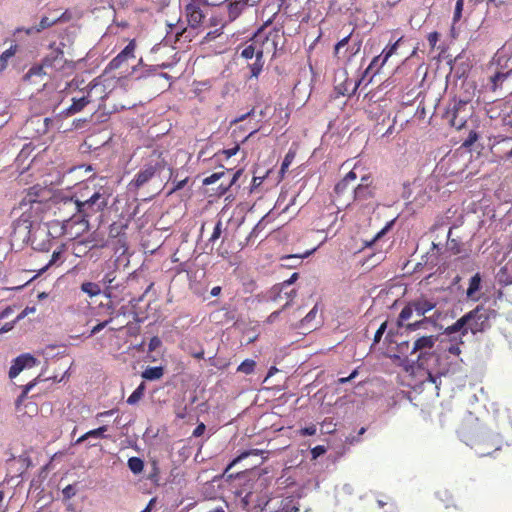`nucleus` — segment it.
Masks as SVG:
<instances>
[{"instance_id": "f257e3e1", "label": "nucleus", "mask_w": 512, "mask_h": 512, "mask_svg": "<svg viewBox=\"0 0 512 512\" xmlns=\"http://www.w3.org/2000/svg\"><path fill=\"white\" fill-rule=\"evenodd\" d=\"M263 487V479H257L252 483L248 482L237 492V496L241 498L246 507H261L264 504L262 510L265 512H299V502L293 496L266 501L265 496L261 494Z\"/></svg>"}, {"instance_id": "f03ea898", "label": "nucleus", "mask_w": 512, "mask_h": 512, "mask_svg": "<svg viewBox=\"0 0 512 512\" xmlns=\"http://www.w3.org/2000/svg\"><path fill=\"white\" fill-rule=\"evenodd\" d=\"M408 361L411 362L412 367L425 371L427 373L426 380L435 384L436 389H439L441 384V381L438 382L441 376L462 372L464 364L462 359L449 360V356L442 355L437 351L418 354Z\"/></svg>"}, {"instance_id": "7ed1b4c3", "label": "nucleus", "mask_w": 512, "mask_h": 512, "mask_svg": "<svg viewBox=\"0 0 512 512\" xmlns=\"http://www.w3.org/2000/svg\"><path fill=\"white\" fill-rule=\"evenodd\" d=\"M32 215L28 210L22 212V215L13 224V237L33 246L36 237L38 235H48L49 230L46 226L42 228L38 222L30 220Z\"/></svg>"}, {"instance_id": "20e7f679", "label": "nucleus", "mask_w": 512, "mask_h": 512, "mask_svg": "<svg viewBox=\"0 0 512 512\" xmlns=\"http://www.w3.org/2000/svg\"><path fill=\"white\" fill-rule=\"evenodd\" d=\"M110 188L101 186L89 198L84 201L75 200L76 211L86 220L98 212H102L109 202Z\"/></svg>"}, {"instance_id": "39448f33", "label": "nucleus", "mask_w": 512, "mask_h": 512, "mask_svg": "<svg viewBox=\"0 0 512 512\" xmlns=\"http://www.w3.org/2000/svg\"><path fill=\"white\" fill-rule=\"evenodd\" d=\"M183 13L188 26L178 32L177 37H184L185 40L192 41V39L198 35L202 27L205 14L199 3L195 1H189L185 5Z\"/></svg>"}, {"instance_id": "423d86ee", "label": "nucleus", "mask_w": 512, "mask_h": 512, "mask_svg": "<svg viewBox=\"0 0 512 512\" xmlns=\"http://www.w3.org/2000/svg\"><path fill=\"white\" fill-rule=\"evenodd\" d=\"M48 192L39 185L30 187L21 199L19 208L24 211L28 210L30 214L38 216L42 213L46 207V201L48 199Z\"/></svg>"}, {"instance_id": "0eeeda50", "label": "nucleus", "mask_w": 512, "mask_h": 512, "mask_svg": "<svg viewBox=\"0 0 512 512\" xmlns=\"http://www.w3.org/2000/svg\"><path fill=\"white\" fill-rule=\"evenodd\" d=\"M480 457L492 455L494 452L501 449L502 438L498 434H492L487 431H482L467 443Z\"/></svg>"}, {"instance_id": "6e6552de", "label": "nucleus", "mask_w": 512, "mask_h": 512, "mask_svg": "<svg viewBox=\"0 0 512 512\" xmlns=\"http://www.w3.org/2000/svg\"><path fill=\"white\" fill-rule=\"evenodd\" d=\"M466 314H471L469 329L474 335L488 330L491 327L490 320L497 317L496 310L485 308L483 305L476 306Z\"/></svg>"}, {"instance_id": "1a4fd4ad", "label": "nucleus", "mask_w": 512, "mask_h": 512, "mask_svg": "<svg viewBox=\"0 0 512 512\" xmlns=\"http://www.w3.org/2000/svg\"><path fill=\"white\" fill-rule=\"evenodd\" d=\"M467 107L468 101L454 99L453 103H451L447 108L444 117L452 127L456 128L457 130H460L467 123V119L469 116Z\"/></svg>"}, {"instance_id": "9d476101", "label": "nucleus", "mask_w": 512, "mask_h": 512, "mask_svg": "<svg viewBox=\"0 0 512 512\" xmlns=\"http://www.w3.org/2000/svg\"><path fill=\"white\" fill-rule=\"evenodd\" d=\"M494 60L496 61L497 66L500 68L491 77L492 87L495 90L503 83L504 80L512 77V55L507 57L505 48H502L497 51L494 56Z\"/></svg>"}, {"instance_id": "9b49d317", "label": "nucleus", "mask_w": 512, "mask_h": 512, "mask_svg": "<svg viewBox=\"0 0 512 512\" xmlns=\"http://www.w3.org/2000/svg\"><path fill=\"white\" fill-rule=\"evenodd\" d=\"M55 44L50 46V52L43 58L44 66L53 71H62L66 68H73V62L68 61L64 57V52L61 47H54Z\"/></svg>"}, {"instance_id": "f8f14e48", "label": "nucleus", "mask_w": 512, "mask_h": 512, "mask_svg": "<svg viewBox=\"0 0 512 512\" xmlns=\"http://www.w3.org/2000/svg\"><path fill=\"white\" fill-rule=\"evenodd\" d=\"M470 318H471V314L465 313L454 324H452L451 326H448L444 330L443 334H445L449 338V341H459L460 343H464L462 339L470 331V329H469Z\"/></svg>"}, {"instance_id": "ddd939ff", "label": "nucleus", "mask_w": 512, "mask_h": 512, "mask_svg": "<svg viewBox=\"0 0 512 512\" xmlns=\"http://www.w3.org/2000/svg\"><path fill=\"white\" fill-rule=\"evenodd\" d=\"M439 340V335H424L418 337L410 350V356H417L418 354H426L434 352V346L436 342Z\"/></svg>"}, {"instance_id": "4468645a", "label": "nucleus", "mask_w": 512, "mask_h": 512, "mask_svg": "<svg viewBox=\"0 0 512 512\" xmlns=\"http://www.w3.org/2000/svg\"><path fill=\"white\" fill-rule=\"evenodd\" d=\"M38 363L37 359L29 354H21L13 360L9 369V377L11 379L17 377L24 369L32 368Z\"/></svg>"}, {"instance_id": "2eb2a0df", "label": "nucleus", "mask_w": 512, "mask_h": 512, "mask_svg": "<svg viewBox=\"0 0 512 512\" xmlns=\"http://www.w3.org/2000/svg\"><path fill=\"white\" fill-rule=\"evenodd\" d=\"M134 50H135V42H129L124 49L115 56L107 65V70H115L122 66V64L127 61L129 58H134Z\"/></svg>"}, {"instance_id": "dca6fc26", "label": "nucleus", "mask_w": 512, "mask_h": 512, "mask_svg": "<svg viewBox=\"0 0 512 512\" xmlns=\"http://www.w3.org/2000/svg\"><path fill=\"white\" fill-rule=\"evenodd\" d=\"M156 173V168L153 165L146 166L141 169L130 182L129 187L132 189H139L144 186Z\"/></svg>"}, {"instance_id": "f3484780", "label": "nucleus", "mask_w": 512, "mask_h": 512, "mask_svg": "<svg viewBox=\"0 0 512 512\" xmlns=\"http://www.w3.org/2000/svg\"><path fill=\"white\" fill-rule=\"evenodd\" d=\"M440 313H434L430 317L424 316L421 320L415 321L413 323H408L405 326V331H416L418 329L429 330L430 327L437 328V321L439 319Z\"/></svg>"}, {"instance_id": "a211bd4d", "label": "nucleus", "mask_w": 512, "mask_h": 512, "mask_svg": "<svg viewBox=\"0 0 512 512\" xmlns=\"http://www.w3.org/2000/svg\"><path fill=\"white\" fill-rule=\"evenodd\" d=\"M91 102L90 94L83 95L79 98H72V103L69 107L61 112V115L64 117L73 116L79 112H81L89 103Z\"/></svg>"}, {"instance_id": "6ab92c4d", "label": "nucleus", "mask_w": 512, "mask_h": 512, "mask_svg": "<svg viewBox=\"0 0 512 512\" xmlns=\"http://www.w3.org/2000/svg\"><path fill=\"white\" fill-rule=\"evenodd\" d=\"M382 61V56H376L373 58V60L370 62L369 66L365 69L363 72V75L360 79H358L355 82V86L353 89V93L356 91L357 87L363 82L367 81V83L371 82L372 77L378 72V70L382 67L380 66V63Z\"/></svg>"}, {"instance_id": "aec40b11", "label": "nucleus", "mask_w": 512, "mask_h": 512, "mask_svg": "<svg viewBox=\"0 0 512 512\" xmlns=\"http://www.w3.org/2000/svg\"><path fill=\"white\" fill-rule=\"evenodd\" d=\"M413 306L415 309V314L417 316H425V314L436 307V303L433 300L427 299L425 297H420L412 300Z\"/></svg>"}, {"instance_id": "412c9836", "label": "nucleus", "mask_w": 512, "mask_h": 512, "mask_svg": "<svg viewBox=\"0 0 512 512\" xmlns=\"http://www.w3.org/2000/svg\"><path fill=\"white\" fill-rule=\"evenodd\" d=\"M374 197V189L370 186V183H360L354 188V200L363 201Z\"/></svg>"}, {"instance_id": "4be33fe9", "label": "nucleus", "mask_w": 512, "mask_h": 512, "mask_svg": "<svg viewBox=\"0 0 512 512\" xmlns=\"http://www.w3.org/2000/svg\"><path fill=\"white\" fill-rule=\"evenodd\" d=\"M107 431V426H100L96 429L90 430L77 439L76 444L84 441H89L90 446H95V443H91V439L98 440L104 437V433Z\"/></svg>"}, {"instance_id": "5701e85b", "label": "nucleus", "mask_w": 512, "mask_h": 512, "mask_svg": "<svg viewBox=\"0 0 512 512\" xmlns=\"http://www.w3.org/2000/svg\"><path fill=\"white\" fill-rule=\"evenodd\" d=\"M482 288V276L481 274L475 273L469 280V285L466 290V296L469 299H476L475 294L479 292Z\"/></svg>"}, {"instance_id": "b1692460", "label": "nucleus", "mask_w": 512, "mask_h": 512, "mask_svg": "<svg viewBox=\"0 0 512 512\" xmlns=\"http://www.w3.org/2000/svg\"><path fill=\"white\" fill-rule=\"evenodd\" d=\"M46 69H47V67L44 66L43 61L41 62V64H35L23 76V80L36 82L33 78H37V77L42 78L44 75L47 74Z\"/></svg>"}, {"instance_id": "393cba45", "label": "nucleus", "mask_w": 512, "mask_h": 512, "mask_svg": "<svg viewBox=\"0 0 512 512\" xmlns=\"http://www.w3.org/2000/svg\"><path fill=\"white\" fill-rule=\"evenodd\" d=\"M164 375V368L162 366H149L142 373L141 377L147 381H156Z\"/></svg>"}, {"instance_id": "a878e982", "label": "nucleus", "mask_w": 512, "mask_h": 512, "mask_svg": "<svg viewBox=\"0 0 512 512\" xmlns=\"http://www.w3.org/2000/svg\"><path fill=\"white\" fill-rule=\"evenodd\" d=\"M414 312H415V309H414V306H413V302L409 301L402 308L401 312L399 313V316H398L397 321H396L397 327L405 329L406 325L404 324V322L409 320L412 317Z\"/></svg>"}, {"instance_id": "bb28decb", "label": "nucleus", "mask_w": 512, "mask_h": 512, "mask_svg": "<svg viewBox=\"0 0 512 512\" xmlns=\"http://www.w3.org/2000/svg\"><path fill=\"white\" fill-rule=\"evenodd\" d=\"M318 312V304H316L309 312L308 314L301 319L296 325L293 327L295 329H306V330H312L314 329L310 323L315 319Z\"/></svg>"}, {"instance_id": "cd10ccee", "label": "nucleus", "mask_w": 512, "mask_h": 512, "mask_svg": "<svg viewBox=\"0 0 512 512\" xmlns=\"http://www.w3.org/2000/svg\"><path fill=\"white\" fill-rule=\"evenodd\" d=\"M460 343L459 341H449V345H445L442 347L444 354L446 356H449V360H456L461 359L459 356L461 354L460 349Z\"/></svg>"}, {"instance_id": "c85d7f7f", "label": "nucleus", "mask_w": 512, "mask_h": 512, "mask_svg": "<svg viewBox=\"0 0 512 512\" xmlns=\"http://www.w3.org/2000/svg\"><path fill=\"white\" fill-rule=\"evenodd\" d=\"M57 21H58V18H55V17L49 18L47 16H43L41 18L39 24L29 28L26 32H27V34H31L33 32H41V31L51 27L52 25H54Z\"/></svg>"}, {"instance_id": "c756f323", "label": "nucleus", "mask_w": 512, "mask_h": 512, "mask_svg": "<svg viewBox=\"0 0 512 512\" xmlns=\"http://www.w3.org/2000/svg\"><path fill=\"white\" fill-rule=\"evenodd\" d=\"M258 53L263 54V49L256 42H252L244 47L241 52V56L245 59H252L253 57L256 59L258 57Z\"/></svg>"}, {"instance_id": "7c9ffc66", "label": "nucleus", "mask_w": 512, "mask_h": 512, "mask_svg": "<svg viewBox=\"0 0 512 512\" xmlns=\"http://www.w3.org/2000/svg\"><path fill=\"white\" fill-rule=\"evenodd\" d=\"M80 289L82 292H84L91 298L98 296L102 292L101 286L98 283L89 282V281L83 282L80 286Z\"/></svg>"}, {"instance_id": "2f4dec72", "label": "nucleus", "mask_w": 512, "mask_h": 512, "mask_svg": "<svg viewBox=\"0 0 512 512\" xmlns=\"http://www.w3.org/2000/svg\"><path fill=\"white\" fill-rule=\"evenodd\" d=\"M116 279V271H110L106 273L102 279V283L106 286L103 294L107 298H111V290L115 287L113 286V282Z\"/></svg>"}, {"instance_id": "473e14b6", "label": "nucleus", "mask_w": 512, "mask_h": 512, "mask_svg": "<svg viewBox=\"0 0 512 512\" xmlns=\"http://www.w3.org/2000/svg\"><path fill=\"white\" fill-rule=\"evenodd\" d=\"M311 253L312 252H306L304 255L294 254V255L284 256L282 258L283 266H286V267H289V268L296 267L298 264L301 263V261H302V259L304 257L309 256Z\"/></svg>"}, {"instance_id": "72a5a7b5", "label": "nucleus", "mask_w": 512, "mask_h": 512, "mask_svg": "<svg viewBox=\"0 0 512 512\" xmlns=\"http://www.w3.org/2000/svg\"><path fill=\"white\" fill-rule=\"evenodd\" d=\"M512 274L508 272V267H501L496 274V281L501 286H508L512 284Z\"/></svg>"}, {"instance_id": "f704fd0d", "label": "nucleus", "mask_w": 512, "mask_h": 512, "mask_svg": "<svg viewBox=\"0 0 512 512\" xmlns=\"http://www.w3.org/2000/svg\"><path fill=\"white\" fill-rule=\"evenodd\" d=\"M263 65H264L263 54L258 53V57L255 59V61L248 65L250 72H251L250 78H253V77L257 78L263 69Z\"/></svg>"}, {"instance_id": "c9c22d12", "label": "nucleus", "mask_w": 512, "mask_h": 512, "mask_svg": "<svg viewBox=\"0 0 512 512\" xmlns=\"http://www.w3.org/2000/svg\"><path fill=\"white\" fill-rule=\"evenodd\" d=\"M146 390V384L144 382H141L138 387L130 394V396L127 399V403L129 405H135L140 401V399L143 397Z\"/></svg>"}, {"instance_id": "e433bc0d", "label": "nucleus", "mask_w": 512, "mask_h": 512, "mask_svg": "<svg viewBox=\"0 0 512 512\" xmlns=\"http://www.w3.org/2000/svg\"><path fill=\"white\" fill-rule=\"evenodd\" d=\"M128 468L133 474H139L143 471L144 461L140 457H130L127 462Z\"/></svg>"}, {"instance_id": "4c0bfd02", "label": "nucleus", "mask_w": 512, "mask_h": 512, "mask_svg": "<svg viewBox=\"0 0 512 512\" xmlns=\"http://www.w3.org/2000/svg\"><path fill=\"white\" fill-rule=\"evenodd\" d=\"M17 45H12L9 49L0 54V73L7 67L8 60L16 53Z\"/></svg>"}, {"instance_id": "58836bf2", "label": "nucleus", "mask_w": 512, "mask_h": 512, "mask_svg": "<svg viewBox=\"0 0 512 512\" xmlns=\"http://www.w3.org/2000/svg\"><path fill=\"white\" fill-rule=\"evenodd\" d=\"M480 134L476 130H470L467 137L462 142L461 147L470 149L479 140Z\"/></svg>"}, {"instance_id": "ea45409f", "label": "nucleus", "mask_w": 512, "mask_h": 512, "mask_svg": "<svg viewBox=\"0 0 512 512\" xmlns=\"http://www.w3.org/2000/svg\"><path fill=\"white\" fill-rule=\"evenodd\" d=\"M127 228V224H123L121 222H113L109 226V237L110 238H117L119 237L124 230Z\"/></svg>"}, {"instance_id": "a19ab883", "label": "nucleus", "mask_w": 512, "mask_h": 512, "mask_svg": "<svg viewBox=\"0 0 512 512\" xmlns=\"http://www.w3.org/2000/svg\"><path fill=\"white\" fill-rule=\"evenodd\" d=\"M256 362L252 359H246L238 366L237 371L249 375L254 372Z\"/></svg>"}, {"instance_id": "79ce46f5", "label": "nucleus", "mask_w": 512, "mask_h": 512, "mask_svg": "<svg viewBox=\"0 0 512 512\" xmlns=\"http://www.w3.org/2000/svg\"><path fill=\"white\" fill-rule=\"evenodd\" d=\"M399 41L400 40H398L397 42H395L394 44H392L390 46H387L382 51V53L380 54L382 56V61L380 63V66H383L387 62V60L396 52Z\"/></svg>"}, {"instance_id": "37998d69", "label": "nucleus", "mask_w": 512, "mask_h": 512, "mask_svg": "<svg viewBox=\"0 0 512 512\" xmlns=\"http://www.w3.org/2000/svg\"><path fill=\"white\" fill-rule=\"evenodd\" d=\"M394 224V220L387 222L386 225L376 233V235L372 238L370 242H367V246H372L374 243H376L378 240H380L384 235L387 234V232L392 228Z\"/></svg>"}, {"instance_id": "c03bdc74", "label": "nucleus", "mask_w": 512, "mask_h": 512, "mask_svg": "<svg viewBox=\"0 0 512 512\" xmlns=\"http://www.w3.org/2000/svg\"><path fill=\"white\" fill-rule=\"evenodd\" d=\"M264 224L263 219H261L252 229V231L249 233V235L246 238V244H250L253 242L255 238L258 237L259 233L263 230Z\"/></svg>"}, {"instance_id": "a18cd8bd", "label": "nucleus", "mask_w": 512, "mask_h": 512, "mask_svg": "<svg viewBox=\"0 0 512 512\" xmlns=\"http://www.w3.org/2000/svg\"><path fill=\"white\" fill-rule=\"evenodd\" d=\"M253 453V451H243L241 454H239L237 457H235L230 463L227 465V467L224 470V475H227L228 471L232 469L236 464L241 462L243 459L247 458Z\"/></svg>"}, {"instance_id": "49530a36", "label": "nucleus", "mask_w": 512, "mask_h": 512, "mask_svg": "<svg viewBox=\"0 0 512 512\" xmlns=\"http://www.w3.org/2000/svg\"><path fill=\"white\" fill-rule=\"evenodd\" d=\"M295 157V153L292 152L291 150L288 151V153L285 155L282 163H281V167H280V174L284 175L286 170L289 168V166L291 165L293 159Z\"/></svg>"}, {"instance_id": "de8ad7c7", "label": "nucleus", "mask_w": 512, "mask_h": 512, "mask_svg": "<svg viewBox=\"0 0 512 512\" xmlns=\"http://www.w3.org/2000/svg\"><path fill=\"white\" fill-rule=\"evenodd\" d=\"M225 176H226V172H224V171L214 172L210 176L204 178L202 183H203V185H206V186L211 185V184L216 183L218 180L222 179Z\"/></svg>"}, {"instance_id": "09e8293b", "label": "nucleus", "mask_w": 512, "mask_h": 512, "mask_svg": "<svg viewBox=\"0 0 512 512\" xmlns=\"http://www.w3.org/2000/svg\"><path fill=\"white\" fill-rule=\"evenodd\" d=\"M41 375H39L37 378H35L34 380L30 381L28 384H26L25 386H23V390H22V393L18 396L17 398V403H20L22 402L25 397L27 396V394L29 393V391L35 387V385L37 384V381L39 379Z\"/></svg>"}, {"instance_id": "8fccbe9b", "label": "nucleus", "mask_w": 512, "mask_h": 512, "mask_svg": "<svg viewBox=\"0 0 512 512\" xmlns=\"http://www.w3.org/2000/svg\"><path fill=\"white\" fill-rule=\"evenodd\" d=\"M285 288H282V285L276 284L272 287L270 291V300L273 302L278 301L282 297V293L284 292Z\"/></svg>"}, {"instance_id": "3c124183", "label": "nucleus", "mask_w": 512, "mask_h": 512, "mask_svg": "<svg viewBox=\"0 0 512 512\" xmlns=\"http://www.w3.org/2000/svg\"><path fill=\"white\" fill-rule=\"evenodd\" d=\"M245 7L243 3H240L238 1L234 3L229 4V15L231 18H236L242 11V9Z\"/></svg>"}, {"instance_id": "603ef678", "label": "nucleus", "mask_w": 512, "mask_h": 512, "mask_svg": "<svg viewBox=\"0 0 512 512\" xmlns=\"http://www.w3.org/2000/svg\"><path fill=\"white\" fill-rule=\"evenodd\" d=\"M222 232H223L222 222H221V220H218L214 226V229H213L212 235L209 239V242H215L217 239H219Z\"/></svg>"}, {"instance_id": "864d4df0", "label": "nucleus", "mask_w": 512, "mask_h": 512, "mask_svg": "<svg viewBox=\"0 0 512 512\" xmlns=\"http://www.w3.org/2000/svg\"><path fill=\"white\" fill-rule=\"evenodd\" d=\"M463 6H464V0H457L456 1L455 9H454V15H453V21L454 22H457V21L460 20V18L462 16Z\"/></svg>"}, {"instance_id": "5fc2aeb1", "label": "nucleus", "mask_w": 512, "mask_h": 512, "mask_svg": "<svg viewBox=\"0 0 512 512\" xmlns=\"http://www.w3.org/2000/svg\"><path fill=\"white\" fill-rule=\"evenodd\" d=\"M76 494V487L75 485L73 484H69L67 485L63 490H62V495H63V499L64 500H69L71 499L73 496H75Z\"/></svg>"}, {"instance_id": "6e6d98bb", "label": "nucleus", "mask_w": 512, "mask_h": 512, "mask_svg": "<svg viewBox=\"0 0 512 512\" xmlns=\"http://www.w3.org/2000/svg\"><path fill=\"white\" fill-rule=\"evenodd\" d=\"M387 326H388V323H387V321H385V322H383V323L380 325V327L377 329V331H376V333H375V335H374V340H373L374 344H377V343H379V342H380V340H381V338H382L383 334H384V333L386 332V330H387Z\"/></svg>"}, {"instance_id": "4d7b16f0", "label": "nucleus", "mask_w": 512, "mask_h": 512, "mask_svg": "<svg viewBox=\"0 0 512 512\" xmlns=\"http://www.w3.org/2000/svg\"><path fill=\"white\" fill-rule=\"evenodd\" d=\"M110 322H111V319L105 320L103 322H99L97 325H95L91 329V331L89 333V337L94 336L97 333H99L100 331H102Z\"/></svg>"}, {"instance_id": "13d9d810", "label": "nucleus", "mask_w": 512, "mask_h": 512, "mask_svg": "<svg viewBox=\"0 0 512 512\" xmlns=\"http://www.w3.org/2000/svg\"><path fill=\"white\" fill-rule=\"evenodd\" d=\"M162 345V341L158 336H153L148 344V351L152 352L158 349Z\"/></svg>"}, {"instance_id": "bf43d9fd", "label": "nucleus", "mask_w": 512, "mask_h": 512, "mask_svg": "<svg viewBox=\"0 0 512 512\" xmlns=\"http://www.w3.org/2000/svg\"><path fill=\"white\" fill-rule=\"evenodd\" d=\"M397 352L403 356H408L410 355V351H409V342L408 341H403L401 343H399L397 345Z\"/></svg>"}, {"instance_id": "052dcab7", "label": "nucleus", "mask_w": 512, "mask_h": 512, "mask_svg": "<svg viewBox=\"0 0 512 512\" xmlns=\"http://www.w3.org/2000/svg\"><path fill=\"white\" fill-rule=\"evenodd\" d=\"M223 323H229L236 321V312L234 310H225L223 313Z\"/></svg>"}, {"instance_id": "680f3d73", "label": "nucleus", "mask_w": 512, "mask_h": 512, "mask_svg": "<svg viewBox=\"0 0 512 512\" xmlns=\"http://www.w3.org/2000/svg\"><path fill=\"white\" fill-rule=\"evenodd\" d=\"M188 181V178H185L183 180H179V181H173V187L171 188V190L168 192V195L178 191V190H181L185 187L186 183Z\"/></svg>"}, {"instance_id": "e2e57ef3", "label": "nucleus", "mask_w": 512, "mask_h": 512, "mask_svg": "<svg viewBox=\"0 0 512 512\" xmlns=\"http://www.w3.org/2000/svg\"><path fill=\"white\" fill-rule=\"evenodd\" d=\"M299 278V273L294 272L287 280L281 282L282 288L287 289L289 286L294 284Z\"/></svg>"}, {"instance_id": "0e129e2a", "label": "nucleus", "mask_w": 512, "mask_h": 512, "mask_svg": "<svg viewBox=\"0 0 512 512\" xmlns=\"http://www.w3.org/2000/svg\"><path fill=\"white\" fill-rule=\"evenodd\" d=\"M350 37L351 35H348L336 43L334 47V53L336 55L339 54L341 48L345 47L349 43Z\"/></svg>"}, {"instance_id": "69168bd1", "label": "nucleus", "mask_w": 512, "mask_h": 512, "mask_svg": "<svg viewBox=\"0 0 512 512\" xmlns=\"http://www.w3.org/2000/svg\"><path fill=\"white\" fill-rule=\"evenodd\" d=\"M348 182H346L344 179H342L341 181H339L336 185H335V188H334V191L336 194L338 195H341L345 192V190L347 189V186H348Z\"/></svg>"}, {"instance_id": "338daca9", "label": "nucleus", "mask_w": 512, "mask_h": 512, "mask_svg": "<svg viewBox=\"0 0 512 512\" xmlns=\"http://www.w3.org/2000/svg\"><path fill=\"white\" fill-rule=\"evenodd\" d=\"M239 151V145H236L232 148L224 149L222 153L225 155L226 159H229L230 157L237 154Z\"/></svg>"}, {"instance_id": "774afa93", "label": "nucleus", "mask_w": 512, "mask_h": 512, "mask_svg": "<svg viewBox=\"0 0 512 512\" xmlns=\"http://www.w3.org/2000/svg\"><path fill=\"white\" fill-rule=\"evenodd\" d=\"M205 430H206L205 424L204 423H199L196 426V428L194 429L192 435L194 437H200V436H202L204 434Z\"/></svg>"}]
</instances>
